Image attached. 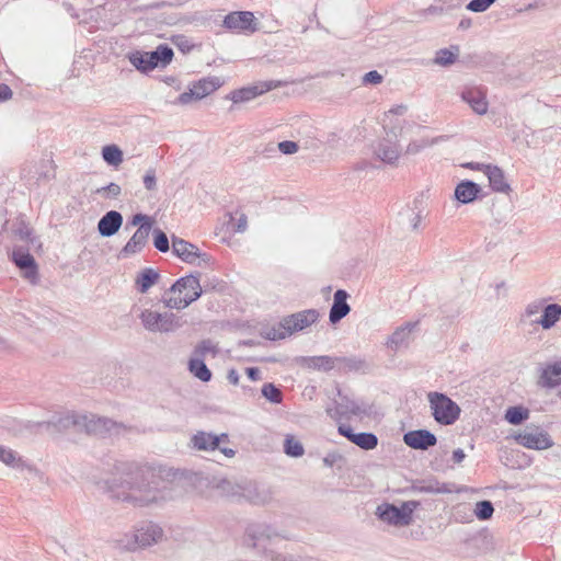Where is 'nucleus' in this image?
<instances>
[{"mask_svg": "<svg viewBox=\"0 0 561 561\" xmlns=\"http://www.w3.org/2000/svg\"><path fill=\"white\" fill-rule=\"evenodd\" d=\"M106 490L113 500L134 507L161 506L174 497L165 470L134 463L117 467V473L106 481Z\"/></svg>", "mask_w": 561, "mask_h": 561, "instance_id": "obj_1", "label": "nucleus"}, {"mask_svg": "<svg viewBox=\"0 0 561 561\" xmlns=\"http://www.w3.org/2000/svg\"><path fill=\"white\" fill-rule=\"evenodd\" d=\"M317 309H306L284 317L277 324L266 328L262 335L271 341L284 340L294 333L300 332L319 320Z\"/></svg>", "mask_w": 561, "mask_h": 561, "instance_id": "obj_2", "label": "nucleus"}, {"mask_svg": "<svg viewBox=\"0 0 561 561\" xmlns=\"http://www.w3.org/2000/svg\"><path fill=\"white\" fill-rule=\"evenodd\" d=\"M327 414L334 421L356 416L363 419L371 414V405L363 400H353L339 391V399L332 405L327 407Z\"/></svg>", "mask_w": 561, "mask_h": 561, "instance_id": "obj_3", "label": "nucleus"}, {"mask_svg": "<svg viewBox=\"0 0 561 561\" xmlns=\"http://www.w3.org/2000/svg\"><path fill=\"white\" fill-rule=\"evenodd\" d=\"M421 505L419 501H405L401 506L382 503L376 510L377 517L396 527L409 526L413 520L414 511Z\"/></svg>", "mask_w": 561, "mask_h": 561, "instance_id": "obj_4", "label": "nucleus"}, {"mask_svg": "<svg viewBox=\"0 0 561 561\" xmlns=\"http://www.w3.org/2000/svg\"><path fill=\"white\" fill-rule=\"evenodd\" d=\"M430 408L434 420L440 425H453L460 416L459 405L442 392L427 394Z\"/></svg>", "mask_w": 561, "mask_h": 561, "instance_id": "obj_5", "label": "nucleus"}, {"mask_svg": "<svg viewBox=\"0 0 561 561\" xmlns=\"http://www.w3.org/2000/svg\"><path fill=\"white\" fill-rule=\"evenodd\" d=\"M201 283H172L167 304L170 308L183 309L202 294Z\"/></svg>", "mask_w": 561, "mask_h": 561, "instance_id": "obj_6", "label": "nucleus"}, {"mask_svg": "<svg viewBox=\"0 0 561 561\" xmlns=\"http://www.w3.org/2000/svg\"><path fill=\"white\" fill-rule=\"evenodd\" d=\"M514 440L528 449L545 450L553 446V440L547 431L536 425H527L513 435Z\"/></svg>", "mask_w": 561, "mask_h": 561, "instance_id": "obj_7", "label": "nucleus"}, {"mask_svg": "<svg viewBox=\"0 0 561 561\" xmlns=\"http://www.w3.org/2000/svg\"><path fill=\"white\" fill-rule=\"evenodd\" d=\"M81 424V432L84 431L88 434L102 437L106 435H119L126 431V426L123 423H117L111 419L94 414H83Z\"/></svg>", "mask_w": 561, "mask_h": 561, "instance_id": "obj_8", "label": "nucleus"}, {"mask_svg": "<svg viewBox=\"0 0 561 561\" xmlns=\"http://www.w3.org/2000/svg\"><path fill=\"white\" fill-rule=\"evenodd\" d=\"M162 536L163 530L159 525L152 522H145L136 527L131 535V540L125 542L124 547L128 550L146 548L158 543L162 539Z\"/></svg>", "mask_w": 561, "mask_h": 561, "instance_id": "obj_9", "label": "nucleus"}, {"mask_svg": "<svg viewBox=\"0 0 561 561\" xmlns=\"http://www.w3.org/2000/svg\"><path fill=\"white\" fill-rule=\"evenodd\" d=\"M172 252L188 264H193L198 267L210 266L211 257L208 254L201 253L196 245L181 238H172Z\"/></svg>", "mask_w": 561, "mask_h": 561, "instance_id": "obj_10", "label": "nucleus"}, {"mask_svg": "<svg viewBox=\"0 0 561 561\" xmlns=\"http://www.w3.org/2000/svg\"><path fill=\"white\" fill-rule=\"evenodd\" d=\"M221 85V80L217 77L205 78L196 82L188 91L181 93L178 103L186 105L192 101L202 100L216 91Z\"/></svg>", "mask_w": 561, "mask_h": 561, "instance_id": "obj_11", "label": "nucleus"}, {"mask_svg": "<svg viewBox=\"0 0 561 561\" xmlns=\"http://www.w3.org/2000/svg\"><path fill=\"white\" fill-rule=\"evenodd\" d=\"M144 328L150 332H170L174 329L173 316L146 309L139 316Z\"/></svg>", "mask_w": 561, "mask_h": 561, "instance_id": "obj_12", "label": "nucleus"}, {"mask_svg": "<svg viewBox=\"0 0 561 561\" xmlns=\"http://www.w3.org/2000/svg\"><path fill=\"white\" fill-rule=\"evenodd\" d=\"M413 493L449 494L459 492L455 483H442L435 478L415 480L411 484Z\"/></svg>", "mask_w": 561, "mask_h": 561, "instance_id": "obj_13", "label": "nucleus"}, {"mask_svg": "<svg viewBox=\"0 0 561 561\" xmlns=\"http://www.w3.org/2000/svg\"><path fill=\"white\" fill-rule=\"evenodd\" d=\"M337 432L364 450L375 449L378 445V437L374 433H355L351 426L345 424H340Z\"/></svg>", "mask_w": 561, "mask_h": 561, "instance_id": "obj_14", "label": "nucleus"}, {"mask_svg": "<svg viewBox=\"0 0 561 561\" xmlns=\"http://www.w3.org/2000/svg\"><path fill=\"white\" fill-rule=\"evenodd\" d=\"M276 536V531L265 523H254L247 527L245 542L253 548H259L266 540Z\"/></svg>", "mask_w": 561, "mask_h": 561, "instance_id": "obj_15", "label": "nucleus"}, {"mask_svg": "<svg viewBox=\"0 0 561 561\" xmlns=\"http://www.w3.org/2000/svg\"><path fill=\"white\" fill-rule=\"evenodd\" d=\"M403 442L413 449L426 450L436 445L437 438L427 430H415L405 433Z\"/></svg>", "mask_w": 561, "mask_h": 561, "instance_id": "obj_16", "label": "nucleus"}, {"mask_svg": "<svg viewBox=\"0 0 561 561\" xmlns=\"http://www.w3.org/2000/svg\"><path fill=\"white\" fill-rule=\"evenodd\" d=\"M228 438V434L226 433L215 435L213 433L199 431L192 436L191 443L192 446L197 450L213 451L219 448V444L221 442H227Z\"/></svg>", "mask_w": 561, "mask_h": 561, "instance_id": "obj_17", "label": "nucleus"}, {"mask_svg": "<svg viewBox=\"0 0 561 561\" xmlns=\"http://www.w3.org/2000/svg\"><path fill=\"white\" fill-rule=\"evenodd\" d=\"M149 233H150V226L149 225H140V227L135 231V233L128 240L126 245L122 249L119 256L128 257L129 255L139 253L148 243Z\"/></svg>", "mask_w": 561, "mask_h": 561, "instance_id": "obj_18", "label": "nucleus"}, {"mask_svg": "<svg viewBox=\"0 0 561 561\" xmlns=\"http://www.w3.org/2000/svg\"><path fill=\"white\" fill-rule=\"evenodd\" d=\"M254 21V15L252 12L249 11H238V12H231L228 15H226L224 20V26L241 32V31H254V27L252 26Z\"/></svg>", "mask_w": 561, "mask_h": 561, "instance_id": "obj_19", "label": "nucleus"}, {"mask_svg": "<svg viewBox=\"0 0 561 561\" xmlns=\"http://www.w3.org/2000/svg\"><path fill=\"white\" fill-rule=\"evenodd\" d=\"M462 101L468 103L472 111L479 115L488 112V102L485 92L478 88H466L460 94Z\"/></svg>", "mask_w": 561, "mask_h": 561, "instance_id": "obj_20", "label": "nucleus"}, {"mask_svg": "<svg viewBox=\"0 0 561 561\" xmlns=\"http://www.w3.org/2000/svg\"><path fill=\"white\" fill-rule=\"evenodd\" d=\"M348 296V293L344 289H337L334 293L333 304L329 313V320L332 324L340 322L350 313L351 307L347 304Z\"/></svg>", "mask_w": 561, "mask_h": 561, "instance_id": "obj_21", "label": "nucleus"}, {"mask_svg": "<svg viewBox=\"0 0 561 561\" xmlns=\"http://www.w3.org/2000/svg\"><path fill=\"white\" fill-rule=\"evenodd\" d=\"M279 85H280L279 81H267L264 83V87H262V88H260L257 85L242 88V89L232 91L230 93V100L233 103L247 102V101H250V100L256 98L257 95H261L262 93L270 91L272 89H275Z\"/></svg>", "mask_w": 561, "mask_h": 561, "instance_id": "obj_22", "label": "nucleus"}, {"mask_svg": "<svg viewBox=\"0 0 561 561\" xmlns=\"http://www.w3.org/2000/svg\"><path fill=\"white\" fill-rule=\"evenodd\" d=\"M123 224V216L116 210L107 211L98 222V230L102 237H112Z\"/></svg>", "mask_w": 561, "mask_h": 561, "instance_id": "obj_23", "label": "nucleus"}, {"mask_svg": "<svg viewBox=\"0 0 561 561\" xmlns=\"http://www.w3.org/2000/svg\"><path fill=\"white\" fill-rule=\"evenodd\" d=\"M12 256L16 266L23 272V277L32 279L36 276L37 266L33 255L22 250H14Z\"/></svg>", "mask_w": 561, "mask_h": 561, "instance_id": "obj_24", "label": "nucleus"}, {"mask_svg": "<svg viewBox=\"0 0 561 561\" xmlns=\"http://www.w3.org/2000/svg\"><path fill=\"white\" fill-rule=\"evenodd\" d=\"M417 322H408L404 325L398 328L388 339L387 345L392 351L397 352L401 347L407 346L410 335L414 328L416 327Z\"/></svg>", "mask_w": 561, "mask_h": 561, "instance_id": "obj_25", "label": "nucleus"}, {"mask_svg": "<svg viewBox=\"0 0 561 561\" xmlns=\"http://www.w3.org/2000/svg\"><path fill=\"white\" fill-rule=\"evenodd\" d=\"M485 175L489 180L490 187L497 193H508L511 191V186L507 183L504 172L497 165L490 164L486 168Z\"/></svg>", "mask_w": 561, "mask_h": 561, "instance_id": "obj_26", "label": "nucleus"}, {"mask_svg": "<svg viewBox=\"0 0 561 561\" xmlns=\"http://www.w3.org/2000/svg\"><path fill=\"white\" fill-rule=\"evenodd\" d=\"M561 383V360L547 365L540 375L539 385L552 389Z\"/></svg>", "mask_w": 561, "mask_h": 561, "instance_id": "obj_27", "label": "nucleus"}, {"mask_svg": "<svg viewBox=\"0 0 561 561\" xmlns=\"http://www.w3.org/2000/svg\"><path fill=\"white\" fill-rule=\"evenodd\" d=\"M480 191L481 187L477 183L466 180L456 186L455 197L462 204H469L477 198Z\"/></svg>", "mask_w": 561, "mask_h": 561, "instance_id": "obj_28", "label": "nucleus"}, {"mask_svg": "<svg viewBox=\"0 0 561 561\" xmlns=\"http://www.w3.org/2000/svg\"><path fill=\"white\" fill-rule=\"evenodd\" d=\"M561 318V305L546 304L540 318L535 320V323L541 325L542 329L549 330L556 325Z\"/></svg>", "mask_w": 561, "mask_h": 561, "instance_id": "obj_29", "label": "nucleus"}, {"mask_svg": "<svg viewBox=\"0 0 561 561\" xmlns=\"http://www.w3.org/2000/svg\"><path fill=\"white\" fill-rule=\"evenodd\" d=\"M148 54L153 69L167 67L172 61L174 55L173 49L165 44L159 45L154 50L148 51Z\"/></svg>", "mask_w": 561, "mask_h": 561, "instance_id": "obj_30", "label": "nucleus"}, {"mask_svg": "<svg viewBox=\"0 0 561 561\" xmlns=\"http://www.w3.org/2000/svg\"><path fill=\"white\" fill-rule=\"evenodd\" d=\"M301 363L311 369L330 371L336 367V357L327 355L301 357Z\"/></svg>", "mask_w": 561, "mask_h": 561, "instance_id": "obj_31", "label": "nucleus"}, {"mask_svg": "<svg viewBox=\"0 0 561 561\" xmlns=\"http://www.w3.org/2000/svg\"><path fill=\"white\" fill-rule=\"evenodd\" d=\"M82 415L83 414H78L75 412H65L55 417L51 423L59 431H65L73 427L75 430L81 432Z\"/></svg>", "mask_w": 561, "mask_h": 561, "instance_id": "obj_32", "label": "nucleus"}, {"mask_svg": "<svg viewBox=\"0 0 561 561\" xmlns=\"http://www.w3.org/2000/svg\"><path fill=\"white\" fill-rule=\"evenodd\" d=\"M375 153L382 162L393 164L399 159L400 150L396 144L382 140L376 147Z\"/></svg>", "mask_w": 561, "mask_h": 561, "instance_id": "obj_33", "label": "nucleus"}, {"mask_svg": "<svg viewBox=\"0 0 561 561\" xmlns=\"http://www.w3.org/2000/svg\"><path fill=\"white\" fill-rule=\"evenodd\" d=\"M367 367V363L357 356L336 357L335 369L343 373L360 371L366 369Z\"/></svg>", "mask_w": 561, "mask_h": 561, "instance_id": "obj_34", "label": "nucleus"}, {"mask_svg": "<svg viewBox=\"0 0 561 561\" xmlns=\"http://www.w3.org/2000/svg\"><path fill=\"white\" fill-rule=\"evenodd\" d=\"M251 503L255 505H263L271 501L272 494L265 488L254 485L253 488L245 489L242 493Z\"/></svg>", "mask_w": 561, "mask_h": 561, "instance_id": "obj_35", "label": "nucleus"}, {"mask_svg": "<svg viewBox=\"0 0 561 561\" xmlns=\"http://www.w3.org/2000/svg\"><path fill=\"white\" fill-rule=\"evenodd\" d=\"M188 369L199 380L207 382L211 379V371L206 366L204 359L192 357L188 360Z\"/></svg>", "mask_w": 561, "mask_h": 561, "instance_id": "obj_36", "label": "nucleus"}, {"mask_svg": "<svg viewBox=\"0 0 561 561\" xmlns=\"http://www.w3.org/2000/svg\"><path fill=\"white\" fill-rule=\"evenodd\" d=\"M0 461L13 469H21L24 467V461L18 453L3 445H0Z\"/></svg>", "mask_w": 561, "mask_h": 561, "instance_id": "obj_37", "label": "nucleus"}, {"mask_svg": "<svg viewBox=\"0 0 561 561\" xmlns=\"http://www.w3.org/2000/svg\"><path fill=\"white\" fill-rule=\"evenodd\" d=\"M505 420L512 424V425H519L529 417V410L522 407V405H515L510 407L505 411Z\"/></svg>", "mask_w": 561, "mask_h": 561, "instance_id": "obj_38", "label": "nucleus"}, {"mask_svg": "<svg viewBox=\"0 0 561 561\" xmlns=\"http://www.w3.org/2000/svg\"><path fill=\"white\" fill-rule=\"evenodd\" d=\"M102 157L112 167H118L123 162V151L116 145L103 147Z\"/></svg>", "mask_w": 561, "mask_h": 561, "instance_id": "obj_39", "label": "nucleus"}, {"mask_svg": "<svg viewBox=\"0 0 561 561\" xmlns=\"http://www.w3.org/2000/svg\"><path fill=\"white\" fill-rule=\"evenodd\" d=\"M148 57V51H135L130 54L129 61L137 70L146 73L153 70V68L151 67L150 59Z\"/></svg>", "mask_w": 561, "mask_h": 561, "instance_id": "obj_40", "label": "nucleus"}, {"mask_svg": "<svg viewBox=\"0 0 561 561\" xmlns=\"http://www.w3.org/2000/svg\"><path fill=\"white\" fill-rule=\"evenodd\" d=\"M284 453L293 458H299L305 454L302 444L293 435H286L284 440Z\"/></svg>", "mask_w": 561, "mask_h": 561, "instance_id": "obj_41", "label": "nucleus"}, {"mask_svg": "<svg viewBox=\"0 0 561 561\" xmlns=\"http://www.w3.org/2000/svg\"><path fill=\"white\" fill-rule=\"evenodd\" d=\"M451 516L456 523L467 524L472 522L473 511L469 504L461 503L454 506Z\"/></svg>", "mask_w": 561, "mask_h": 561, "instance_id": "obj_42", "label": "nucleus"}, {"mask_svg": "<svg viewBox=\"0 0 561 561\" xmlns=\"http://www.w3.org/2000/svg\"><path fill=\"white\" fill-rule=\"evenodd\" d=\"M208 354H210L213 357H215L218 354L217 344L209 339L199 342L195 346L193 352L194 357L202 359H204V357L207 356Z\"/></svg>", "mask_w": 561, "mask_h": 561, "instance_id": "obj_43", "label": "nucleus"}, {"mask_svg": "<svg viewBox=\"0 0 561 561\" xmlns=\"http://www.w3.org/2000/svg\"><path fill=\"white\" fill-rule=\"evenodd\" d=\"M473 516H477L480 520H488L494 513V507L491 501L483 500L476 503Z\"/></svg>", "mask_w": 561, "mask_h": 561, "instance_id": "obj_44", "label": "nucleus"}, {"mask_svg": "<svg viewBox=\"0 0 561 561\" xmlns=\"http://www.w3.org/2000/svg\"><path fill=\"white\" fill-rule=\"evenodd\" d=\"M262 396L271 403L279 404L283 401V392L272 382L263 385Z\"/></svg>", "mask_w": 561, "mask_h": 561, "instance_id": "obj_45", "label": "nucleus"}, {"mask_svg": "<svg viewBox=\"0 0 561 561\" xmlns=\"http://www.w3.org/2000/svg\"><path fill=\"white\" fill-rule=\"evenodd\" d=\"M457 54L453 53L451 50L447 48L439 49L436 53L434 62L439 66H450L456 61Z\"/></svg>", "mask_w": 561, "mask_h": 561, "instance_id": "obj_46", "label": "nucleus"}, {"mask_svg": "<svg viewBox=\"0 0 561 561\" xmlns=\"http://www.w3.org/2000/svg\"><path fill=\"white\" fill-rule=\"evenodd\" d=\"M440 139H443V137L433 138L431 140L422 139V140L411 141L407 147V153L415 154V153L420 152L422 149H424L425 147H430V146L437 144Z\"/></svg>", "mask_w": 561, "mask_h": 561, "instance_id": "obj_47", "label": "nucleus"}, {"mask_svg": "<svg viewBox=\"0 0 561 561\" xmlns=\"http://www.w3.org/2000/svg\"><path fill=\"white\" fill-rule=\"evenodd\" d=\"M153 245L160 252H168L170 250L168 236L160 229L153 230Z\"/></svg>", "mask_w": 561, "mask_h": 561, "instance_id": "obj_48", "label": "nucleus"}, {"mask_svg": "<svg viewBox=\"0 0 561 561\" xmlns=\"http://www.w3.org/2000/svg\"><path fill=\"white\" fill-rule=\"evenodd\" d=\"M218 489L226 496H237L240 495L241 488L229 480H222L218 484Z\"/></svg>", "mask_w": 561, "mask_h": 561, "instance_id": "obj_49", "label": "nucleus"}, {"mask_svg": "<svg viewBox=\"0 0 561 561\" xmlns=\"http://www.w3.org/2000/svg\"><path fill=\"white\" fill-rule=\"evenodd\" d=\"M496 0H471L467 4V10L471 12L481 13L486 11Z\"/></svg>", "mask_w": 561, "mask_h": 561, "instance_id": "obj_50", "label": "nucleus"}, {"mask_svg": "<svg viewBox=\"0 0 561 561\" xmlns=\"http://www.w3.org/2000/svg\"><path fill=\"white\" fill-rule=\"evenodd\" d=\"M122 192V188L116 183H110L107 186H103L96 190V193L105 198H116Z\"/></svg>", "mask_w": 561, "mask_h": 561, "instance_id": "obj_51", "label": "nucleus"}, {"mask_svg": "<svg viewBox=\"0 0 561 561\" xmlns=\"http://www.w3.org/2000/svg\"><path fill=\"white\" fill-rule=\"evenodd\" d=\"M229 226L231 231L237 233H243L248 228V218L244 214H241L236 221L232 217H230Z\"/></svg>", "mask_w": 561, "mask_h": 561, "instance_id": "obj_52", "label": "nucleus"}, {"mask_svg": "<svg viewBox=\"0 0 561 561\" xmlns=\"http://www.w3.org/2000/svg\"><path fill=\"white\" fill-rule=\"evenodd\" d=\"M545 305H546L545 299H537V300L529 302L525 308V316L530 318L535 314H538L539 312L542 313Z\"/></svg>", "mask_w": 561, "mask_h": 561, "instance_id": "obj_53", "label": "nucleus"}, {"mask_svg": "<svg viewBox=\"0 0 561 561\" xmlns=\"http://www.w3.org/2000/svg\"><path fill=\"white\" fill-rule=\"evenodd\" d=\"M144 186L147 191H156L157 190V176L156 170L150 168L146 171L142 178Z\"/></svg>", "mask_w": 561, "mask_h": 561, "instance_id": "obj_54", "label": "nucleus"}, {"mask_svg": "<svg viewBox=\"0 0 561 561\" xmlns=\"http://www.w3.org/2000/svg\"><path fill=\"white\" fill-rule=\"evenodd\" d=\"M278 150L284 154H293L298 151V145L295 141L291 140H284L278 142L277 145Z\"/></svg>", "mask_w": 561, "mask_h": 561, "instance_id": "obj_55", "label": "nucleus"}, {"mask_svg": "<svg viewBox=\"0 0 561 561\" xmlns=\"http://www.w3.org/2000/svg\"><path fill=\"white\" fill-rule=\"evenodd\" d=\"M382 76L376 71V70H371L367 73H365V76L363 77V83L364 84H379L382 82Z\"/></svg>", "mask_w": 561, "mask_h": 561, "instance_id": "obj_56", "label": "nucleus"}, {"mask_svg": "<svg viewBox=\"0 0 561 561\" xmlns=\"http://www.w3.org/2000/svg\"><path fill=\"white\" fill-rule=\"evenodd\" d=\"M203 277L207 278V280H217L215 276L214 277H209V276L203 274L199 271L190 272L187 275L181 276L176 280H181V282H184V280H199Z\"/></svg>", "mask_w": 561, "mask_h": 561, "instance_id": "obj_57", "label": "nucleus"}, {"mask_svg": "<svg viewBox=\"0 0 561 561\" xmlns=\"http://www.w3.org/2000/svg\"><path fill=\"white\" fill-rule=\"evenodd\" d=\"M130 224L133 226L149 225L151 230L153 220L149 216L139 213L133 216Z\"/></svg>", "mask_w": 561, "mask_h": 561, "instance_id": "obj_58", "label": "nucleus"}, {"mask_svg": "<svg viewBox=\"0 0 561 561\" xmlns=\"http://www.w3.org/2000/svg\"><path fill=\"white\" fill-rule=\"evenodd\" d=\"M159 274L156 270L145 268L136 278V280H158Z\"/></svg>", "mask_w": 561, "mask_h": 561, "instance_id": "obj_59", "label": "nucleus"}, {"mask_svg": "<svg viewBox=\"0 0 561 561\" xmlns=\"http://www.w3.org/2000/svg\"><path fill=\"white\" fill-rule=\"evenodd\" d=\"M12 90L9 85L1 83L0 84V103L8 101L12 98Z\"/></svg>", "mask_w": 561, "mask_h": 561, "instance_id": "obj_60", "label": "nucleus"}, {"mask_svg": "<svg viewBox=\"0 0 561 561\" xmlns=\"http://www.w3.org/2000/svg\"><path fill=\"white\" fill-rule=\"evenodd\" d=\"M245 374L252 381H257L262 378L261 370L257 367H247Z\"/></svg>", "mask_w": 561, "mask_h": 561, "instance_id": "obj_61", "label": "nucleus"}, {"mask_svg": "<svg viewBox=\"0 0 561 561\" xmlns=\"http://www.w3.org/2000/svg\"><path fill=\"white\" fill-rule=\"evenodd\" d=\"M466 168H469L471 170L482 171L484 174L486 172V168L490 167V164L479 163V162H469L465 164Z\"/></svg>", "mask_w": 561, "mask_h": 561, "instance_id": "obj_62", "label": "nucleus"}, {"mask_svg": "<svg viewBox=\"0 0 561 561\" xmlns=\"http://www.w3.org/2000/svg\"><path fill=\"white\" fill-rule=\"evenodd\" d=\"M466 458V454L461 448H457L453 451V460L455 463H460Z\"/></svg>", "mask_w": 561, "mask_h": 561, "instance_id": "obj_63", "label": "nucleus"}, {"mask_svg": "<svg viewBox=\"0 0 561 561\" xmlns=\"http://www.w3.org/2000/svg\"><path fill=\"white\" fill-rule=\"evenodd\" d=\"M227 379L231 385L237 386L239 383V374L236 369H230L227 375Z\"/></svg>", "mask_w": 561, "mask_h": 561, "instance_id": "obj_64", "label": "nucleus"}]
</instances>
